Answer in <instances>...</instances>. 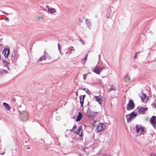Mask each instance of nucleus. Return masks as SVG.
I'll return each mask as SVG.
<instances>
[{
  "instance_id": "f257e3e1",
  "label": "nucleus",
  "mask_w": 156,
  "mask_h": 156,
  "mask_svg": "<svg viewBox=\"0 0 156 156\" xmlns=\"http://www.w3.org/2000/svg\"><path fill=\"white\" fill-rule=\"evenodd\" d=\"M19 117L20 119L22 121H26L28 120V113L25 111H22V112H19Z\"/></svg>"
},
{
  "instance_id": "f03ea898",
  "label": "nucleus",
  "mask_w": 156,
  "mask_h": 156,
  "mask_svg": "<svg viewBox=\"0 0 156 156\" xmlns=\"http://www.w3.org/2000/svg\"><path fill=\"white\" fill-rule=\"evenodd\" d=\"M92 70L93 72L98 74H99L101 72H102L103 70H105L107 72L106 75L108 74V69L107 68H103L101 69L100 66H96L94 68L92 69Z\"/></svg>"
},
{
  "instance_id": "7ed1b4c3",
  "label": "nucleus",
  "mask_w": 156,
  "mask_h": 156,
  "mask_svg": "<svg viewBox=\"0 0 156 156\" xmlns=\"http://www.w3.org/2000/svg\"><path fill=\"white\" fill-rule=\"evenodd\" d=\"M98 113V112H94L91 111L88 108V109L87 110L86 114L87 116L89 117L94 118L96 117V114H97Z\"/></svg>"
},
{
  "instance_id": "20e7f679",
  "label": "nucleus",
  "mask_w": 156,
  "mask_h": 156,
  "mask_svg": "<svg viewBox=\"0 0 156 156\" xmlns=\"http://www.w3.org/2000/svg\"><path fill=\"white\" fill-rule=\"evenodd\" d=\"M135 105L133 101L130 99L126 107V109L127 110L129 111L133 109Z\"/></svg>"
},
{
  "instance_id": "39448f33",
  "label": "nucleus",
  "mask_w": 156,
  "mask_h": 156,
  "mask_svg": "<svg viewBox=\"0 0 156 156\" xmlns=\"http://www.w3.org/2000/svg\"><path fill=\"white\" fill-rule=\"evenodd\" d=\"M10 53V49L6 46L5 47L2 51V53L4 55L5 59H7Z\"/></svg>"
},
{
  "instance_id": "423d86ee",
  "label": "nucleus",
  "mask_w": 156,
  "mask_h": 156,
  "mask_svg": "<svg viewBox=\"0 0 156 156\" xmlns=\"http://www.w3.org/2000/svg\"><path fill=\"white\" fill-rule=\"evenodd\" d=\"M138 112L140 114H144L145 112L147 110V108H137Z\"/></svg>"
},
{
  "instance_id": "0eeeda50",
  "label": "nucleus",
  "mask_w": 156,
  "mask_h": 156,
  "mask_svg": "<svg viewBox=\"0 0 156 156\" xmlns=\"http://www.w3.org/2000/svg\"><path fill=\"white\" fill-rule=\"evenodd\" d=\"M136 132L137 133H140H140L144 130V128H142L141 126L139 125H136Z\"/></svg>"
},
{
  "instance_id": "6e6552de",
  "label": "nucleus",
  "mask_w": 156,
  "mask_h": 156,
  "mask_svg": "<svg viewBox=\"0 0 156 156\" xmlns=\"http://www.w3.org/2000/svg\"><path fill=\"white\" fill-rule=\"evenodd\" d=\"M103 126V123H99L97 127L96 130V132H98L103 130L104 129Z\"/></svg>"
},
{
  "instance_id": "1a4fd4ad",
  "label": "nucleus",
  "mask_w": 156,
  "mask_h": 156,
  "mask_svg": "<svg viewBox=\"0 0 156 156\" xmlns=\"http://www.w3.org/2000/svg\"><path fill=\"white\" fill-rule=\"evenodd\" d=\"M94 97L96 101L100 104H101L102 103V99L101 96L99 95L98 96H95Z\"/></svg>"
},
{
  "instance_id": "9d476101",
  "label": "nucleus",
  "mask_w": 156,
  "mask_h": 156,
  "mask_svg": "<svg viewBox=\"0 0 156 156\" xmlns=\"http://www.w3.org/2000/svg\"><path fill=\"white\" fill-rule=\"evenodd\" d=\"M85 95H81L80 96V104L81 107H82L83 105L84 99L85 98Z\"/></svg>"
},
{
  "instance_id": "9b49d317",
  "label": "nucleus",
  "mask_w": 156,
  "mask_h": 156,
  "mask_svg": "<svg viewBox=\"0 0 156 156\" xmlns=\"http://www.w3.org/2000/svg\"><path fill=\"white\" fill-rule=\"evenodd\" d=\"M44 55L45 56V57L46 58V59H47L49 61H54V60H51V58L50 55H49L48 54L47 52H46L45 51L44 52Z\"/></svg>"
},
{
  "instance_id": "f8f14e48",
  "label": "nucleus",
  "mask_w": 156,
  "mask_h": 156,
  "mask_svg": "<svg viewBox=\"0 0 156 156\" xmlns=\"http://www.w3.org/2000/svg\"><path fill=\"white\" fill-rule=\"evenodd\" d=\"M5 59L4 60L3 59L2 63L5 67H7L8 69V66L9 65V61L8 59Z\"/></svg>"
},
{
  "instance_id": "ddd939ff",
  "label": "nucleus",
  "mask_w": 156,
  "mask_h": 156,
  "mask_svg": "<svg viewBox=\"0 0 156 156\" xmlns=\"http://www.w3.org/2000/svg\"><path fill=\"white\" fill-rule=\"evenodd\" d=\"M150 122L151 124H156V116H153L150 119Z\"/></svg>"
},
{
  "instance_id": "4468645a",
  "label": "nucleus",
  "mask_w": 156,
  "mask_h": 156,
  "mask_svg": "<svg viewBox=\"0 0 156 156\" xmlns=\"http://www.w3.org/2000/svg\"><path fill=\"white\" fill-rule=\"evenodd\" d=\"M12 101L14 102V104L19 107L21 106V102L20 101L19 102L18 100L13 98H12Z\"/></svg>"
},
{
  "instance_id": "2eb2a0df",
  "label": "nucleus",
  "mask_w": 156,
  "mask_h": 156,
  "mask_svg": "<svg viewBox=\"0 0 156 156\" xmlns=\"http://www.w3.org/2000/svg\"><path fill=\"white\" fill-rule=\"evenodd\" d=\"M83 115L82 113L80 112H79L78 113V115L77 117L76 121L77 122L80 121Z\"/></svg>"
},
{
  "instance_id": "dca6fc26",
  "label": "nucleus",
  "mask_w": 156,
  "mask_h": 156,
  "mask_svg": "<svg viewBox=\"0 0 156 156\" xmlns=\"http://www.w3.org/2000/svg\"><path fill=\"white\" fill-rule=\"evenodd\" d=\"M3 106L5 107V108L8 110H9L10 109L11 107L10 105L5 102H4L3 103Z\"/></svg>"
},
{
  "instance_id": "f3484780",
  "label": "nucleus",
  "mask_w": 156,
  "mask_h": 156,
  "mask_svg": "<svg viewBox=\"0 0 156 156\" xmlns=\"http://www.w3.org/2000/svg\"><path fill=\"white\" fill-rule=\"evenodd\" d=\"M126 117L127 119V122L128 123L131 122V120L133 119L130 116L129 114L126 115Z\"/></svg>"
},
{
  "instance_id": "a211bd4d",
  "label": "nucleus",
  "mask_w": 156,
  "mask_h": 156,
  "mask_svg": "<svg viewBox=\"0 0 156 156\" xmlns=\"http://www.w3.org/2000/svg\"><path fill=\"white\" fill-rule=\"evenodd\" d=\"M131 80V78L128 75H126L125 78V81L126 82H128Z\"/></svg>"
},
{
  "instance_id": "6ab92c4d",
  "label": "nucleus",
  "mask_w": 156,
  "mask_h": 156,
  "mask_svg": "<svg viewBox=\"0 0 156 156\" xmlns=\"http://www.w3.org/2000/svg\"><path fill=\"white\" fill-rule=\"evenodd\" d=\"M129 115L133 118V119H134L137 116V113L134 112H132L130 114H129Z\"/></svg>"
},
{
  "instance_id": "aec40b11",
  "label": "nucleus",
  "mask_w": 156,
  "mask_h": 156,
  "mask_svg": "<svg viewBox=\"0 0 156 156\" xmlns=\"http://www.w3.org/2000/svg\"><path fill=\"white\" fill-rule=\"evenodd\" d=\"M82 128V126H80L77 130L76 131H75L74 132V133L75 134L78 135L79 134L80 132V130Z\"/></svg>"
},
{
  "instance_id": "412c9836",
  "label": "nucleus",
  "mask_w": 156,
  "mask_h": 156,
  "mask_svg": "<svg viewBox=\"0 0 156 156\" xmlns=\"http://www.w3.org/2000/svg\"><path fill=\"white\" fill-rule=\"evenodd\" d=\"M68 50L70 51V53H73L75 51L74 48L73 46L69 47Z\"/></svg>"
},
{
  "instance_id": "4be33fe9",
  "label": "nucleus",
  "mask_w": 156,
  "mask_h": 156,
  "mask_svg": "<svg viewBox=\"0 0 156 156\" xmlns=\"http://www.w3.org/2000/svg\"><path fill=\"white\" fill-rule=\"evenodd\" d=\"M46 60V58L45 57L44 55L38 59L37 62H41L43 60Z\"/></svg>"
},
{
  "instance_id": "5701e85b",
  "label": "nucleus",
  "mask_w": 156,
  "mask_h": 156,
  "mask_svg": "<svg viewBox=\"0 0 156 156\" xmlns=\"http://www.w3.org/2000/svg\"><path fill=\"white\" fill-rule=\"evenodd\" d=\"M80 89L83 90H84L86 92V93L88 94H89L90 93V91H89L87 89H86L85 88H83V87H81L80 88Z\"/></svg>"
},
{
  "instance_id": "b1692460",
  "label": "nucleus",
  "mask_w": 156,
  "mask_h": 156,
  "mask_svg": "<svg viewBox=\"0 0 156 156\" xmlns=\"http://www.w3.org/2000/svg\"><path fill=\"white\" fill-rule=\"evenodd\" d=\"M48 11L51 13H54L56 12V10L55 9H49Z\"/></svg>"
},
{
  "instance_id": "393cba45",
  "label": "nucleus",
  "mask_w": 156,
  "mask_h": 156,
  "mask_svg": "<svg viewBox=\"0 0 156 156\" xmlns=\"http://www.w3.org/2000/svg\"><path fill=\"white\" fill-rule=\"evenodd\" d=\"M116 89L115 87H114L113 86L111 85L110 86V87L108 89V91H110L112 90H115Z\"/></svg>"
},
{
  "instance_id": "a878e982",
  "label": "nucleus",
  "mask_w": 156,
  "mask_h": 156,
  "mask_svg": "<svg viewBox=\"0 0 156 156\" xmlns=\"http://www.w3.org/2000/svg\"><path fill=\"white\" fill-rule=\"evenodd\" d=\"M0 72L3 74H6L8 73V71L7 70L3 69H0Z\"/></svg>"
},
{
  "instance_id": "bb28decb",
  "label": "nucleus",
  "mask_w": 156,
  "mask_h": 156,
  "mask_svg": "<svg viewBox=\"0 0 156 156\" xmlns=\"http://www.w3.org/2000/svg\"><path fill=\"white\" fill-rule=\"evenodd\" d=\"M85 21L87 25L89 27L90 25V22L89 20H88L87 19H85Z\"/></svg>"
},
{
  "instance_id": "cd10ccee",
  "label": "nucleus",
  "mask_w": 156,
  "mask_h": 156,
  "mask_svg": "<svg viewBox=\"0 0 156 156\" xmlns=\"http://www.w3.org/2000/svg\"><path fill=\"white\" fill-rule=\"evenodd\" d=\"M141 100H144L146 99V95L145 94L142 93V95L140 97Z\"/></svg>"
},
{
  "instance_id": "c85d7f7f",
  "label": "nucleus",
  "mask_w": 156,
  "mask_h": 156,
  "mask_svg": "<svg viewBox=\"0 0 156 156\" xmlns=\"http://www.w3.org/2000/svg\"><path fill=\"white\" fill-rule=\"evenodd\" d=\"M15 54H13L11 55V59L12 61H13L15 59Z\"/></svg>"
},
{
  "instance_id": "c756f323",
  "label": "nucleus",
  "mask_w": 156,
  "mask_h": 156,
  "mask_svg": "<svg viewBox=\"0 0 156 156\" xmlns=\"http://www.w3.org/2000/svg\"><path fill=\"white\" fill-rule=\"evenodd\" d=\"M152 105L156 108V100L152 104Z\"/></svg>"
},
{
  "instance_id": "7c9ffc66",
  "label": "nucleus",
  "mask_w": 156,
  "mask_h": 156,
  "mask_svg": "<svg viewBox=\"0 0 156 156\" xmlns=\"http://www.w3.org/2000/svg\"><path fill=\"white\" fill-rule=\"evenodd\" d=\"M87 54H86L85 56V57L84 58H83V60H87Z\"/></svg>"
},
{
  "instance_id": "2f4dec72",
  "label": "nucleus",
  "mask_w": 156,
  "mask_h": 156,
  "mask_svg": "<svg viewBox=\"0 0 156 156\" xmlns=\"http://www.w3.org/2000/svg\"><path fill=\"white\" fill-rule=\"evenodd\" d=\"M79 41L81 43H82L83 44V45H84L85 44L84 42H83V41L81 39H79Z\"/></svg>"
},
{
  "instance_id": "473e14b6",
  "label": "nucleus",
  "mask_w": 156,
  "mask_h": 156,
  "mask_svg": "<svg viewBox=\"0 0 156 156\" xmlns=\"http://www.w3.org/2000/svg\"><path fill=\"white\" fill-rule=\"evenodd\" d=\"M37 19H38V20H41V21L42 20V18L40 16H38L37 17Z\"/></svg>"
},
{
  "instance_id": "72a5a7b5",
  "label": "nucleus",
  "mask_w": 156,
  "mask_h": 156,
  "mask_svg": "<svg viewBox=\"0 0 156 156\" xmlns=\"http://www.w3.org/2000/svg\"><path fill=\"white\" fill-rule=\"evenodd\" d=\"M24 86H25V88H28V87H29V86L28 83V84H25V85H24Z\"/></svg>"
},
{
  "instance_id": "f704fd0d",
  "label": "nucleus",
  "mask_w": 156,
  "mask_h": 156,
  "mask_svg": "<svg viewBox=\"0 0 156 156\" xmlns=\"http://www.w3.org/2000/svg\"><path fill=\"white\" fill-rule=\"evenodd\" d=\"M86 74H83V78L84 80H85L86 79Z\"/></svg>"
},
{
  "instance_id": "c9c22d12",
  "label": "nucleus",
  "mask_w": 156,
  "mask_h": 156,
  "mask_svg": "<svg viewBox=\"0 0 156 156\" xmlns=\"http://www.w3.org/2000/svg\"><path fill=\"white\" fill-rule=\"evenodd\" d=\"M102 156H111V155H108V154H103Z\"/></svg>"
},
{
  "instance_id": "e433bc0d",
  "label": "nucleus",
  "mask_w": 156,
  "mask_h": 156,
  "mask_svg": "<svg viewBox=\"0 0 156 156\" xmlns=\"http://www.w3.org/2000/svg\"><path fill=\"white\" fill-rule=\"evenodd\" d=\"M150 156H156V155L154 153H151V154Z\"/></svg>"
},
{
  "instance_id": "4c0bfd02",
  "label": "nucleus",
  "mask_w": 156,
  "mask_h": 156,
  "mask_svg": "<svg viewBox=\"0 0 156 156\" xmlns=\"http://www.w3.org/2000/svg\"><path fill=\"white\" fill-rule=\"evenodd\" d=\"M153 126V127L155 129L156 127V124L154 123V125L152 124Z\"/></svg>"
},
{
  "instance_id": "58836bf2",
  "label": "nucleus",
  "mask_w": 156,
  "mask_h": 156,
  "mask_svg": "<svg viewBox=\"0 0 156 156\" xmlns=\"http://www.w3.org/2000/svg\"><path fill=\"white\" fill-rule=\"evenodd\" d=\"M76 128V125H74L73 128V130L75 129Z\"/></svg>"
},
{
  "instance_id": "ea45409f",
  "label": "nucleus",
  "mask_w": 156,
  "mask_h": 156,
  "mask_svg": "<svg viewBox=\"0 0 156 156\" xmlns=\"http://www.w3.org/2000/svg\"><path fill=\"white\" fill-rule=\"evenodd\" d=\"M2 12L4 14H6V15H9V14H8V13H5V12H3V11H2Z\"/></svg>"
},
{
  "instance_id": "a19ab883",
  "label": "nucleus",
  "mask_w": 156,
  "mask_h": 156,
  "mask_svg": "<svg viewBox=\"0 0 156 156\" xmlns=\"http://www.w3.org/2000/svg\"><path fill=\"white\" fill-rule=\"evenodd\" d=\"M58 48L59 50L60 51V47L59 44H58Z\"/></svg>"
},
{
  "instance_id": "79ce46f5",
  "label": "nucleus",
  "mask_w": 156,
  "mask_h": 156,
  "mask_svg": "<svg viewBox=\"0 0 156 156\" xmlns=\"http://www.w3.org/2000/svg\"><path fill=\"white\" fill-rule=\"evenodd\" d=\"M5 20L9 21V19L7 17L5 19Z\"/></svg>"
},
{
  "instance_id": "37998d69",
  "label": "nucleus",
  "mask_w": 156,
  "mask_h": 156,
  "mask_svg": "<svg viewBox=\"0 0 156 156\" xmlns=\"http://www.w3.org/2000/svg\"><path fill=\"white\" fill-rule=\"evenodd\" d=\"M27 141H25V143L24 144V145L25 146H27V145L26 144V143H27Z\"/></svg>"
},
{
  "instance_id": "c03bdc74",
  "label": "nucleus",
  "mask_w": 156,
  "mask_h": 156,
  "mask_svg": "<svg viewBox=\"0 0 156 156\" xmlns=\"http://www.w3.org/2000/svg\"><path fill=\"white\" fill-rule=\"evenodd\" d=\"M137 53H135V56H134V59H135V58H136V55H137Z\"/></svg>"
},
{
  "instance_id": "a18cd8bd",
  "label": "nucleus",
  "mask_w": 156,
  "mask_h": 156,
  "mask_svg": "<svg viewBox=\"0 0 156 156\" xmlns=\"http://www.w3.org/2000/svg\"><path fill=\"white\" fill-rule=\"evenodd\" d=\"M27 146V147H26L25 149H29V147L28 146V145H27V146Z\"/></svg>"
},
{
  "instance_id": "49530a36",
  "label": "nucleus",
  "mask_w": 156,
  "mask_h": 156,
  "mask_svg": "<svg viewBox=\"0 0 156 156\" xmlns=\"http://www.w3.org/2000/svg\"><path fill=\"white\" fill-rule=\"evenodd\" d=\"M76 96H78V91H77L76 92Z\"/></svg>"
},
{
  "instance_id": "de8ad7c7",
  "label": "nucleus",
  "mask_w": 156,
  "mask_h": 156,
  "mask_svg": "<svg viewBox=\"0 0 156 156\" xmlns=\"http://www.w3.org/2000/svg\"><path fill=\"white\" fill-rule=\"evenodd\" d=\"M73 128H72V129H70V131H71V132L73 131Z\"/></svg>"
},
{
  "instance_id": "09e8293b",
  "label": "nucleus",
  "mask_w": 156,
  "mask_h": 156,
  "mask_svg": "<svg viewBox=\"0 0 156 156\" xmlns=\"http://www.w3.org/2000/svg\"><path fill=\"white\" fill-rule=\"evenodd\" d=\"M143 51H138V52H137L136 53H137V54H139V53H140L141 52H142Z\"/></svg>"
},
{
  "instance_id": "8fccbe9b",
  "label": "nucleus",
  "mask_w": 156,
  "mask_h": 156,
  "mask_svg": "<svg viewBox=\"0 0 156 156\" xmlns=\"http://www.w3.org/2000/svg\"><path fill=\"white\" fill-rule=\"evenodd\" d=\"M82 136L83 135H82L81 133L80 135V136Z\"/></svg>"
},
{
  "instance_id": "3c124183",
  "label": "nucleus",
  "mask_w": 156,
  "mask_h": 156,
  "mask_svg": "<svg viewBox=\"0 0 156 156\" xmlns=\"http://www.w3.org/2000/svg\"><path fill=\"white\" fill-rule=\"evenodd\" d=\"M59 116H57V117H56V118L57 119L58 118H59Z\"/></svg>"
},
{
  "instance_id": "603ef678",
  "label": "nucleus",
  "mask_w": 156,
  "mask_h": 156,
  "mask_svg": "<svg viewBox=\"0 0 156 156\" xmlns=\"http://www.w3.org/2000/svg\"><path fill=\"white\" fill-rule=\"evenodd\" d=\"M4 154V153H2V154H1V155H3V154Z\"/></svg>"
},
{
  "instance_id": "864d4df0",
  "label": "nucleus",
  "mask_w": 156,
  "mask_h": 156,
  "mask_svg": "<svg viewBox=\"0 0 156 156\" xmlns=\"http://www.w3.org/2000/svg\"><path fill=\"white\" fill-rule=\"evenodd\" d=\"M100 55H99V58H100Z\"/></svg>"
},
{
  "instance_id": "5fc2aeb1",
  "label": "nucleus",
  "mask_w": 156,
  "mask_h": 156,
  "mask_svg": "<svg viewBox=\"0 0 156 156\" xmlns=\"http://www.w3.org/2000/svg\"><path fill=\"white\" fill-rule=\"evenodd\" d=\"M96 122V121H94V122Z\"/></svg>"
},
{
  "instance_id": "6e6d98bb",
  "label": "nucleus",
  "mask_w": 156,
  "mask_h": 156,
  "mask_svg": "<svg viewBox=\"0 0 156 156\" xmlns=\"http://www.w3.org/2000/svg\"><path fill=\"white\" fill-rule=\"evenodd\" d=\"M2 40V39H0V41H1V40Z\"/></svg>"
},
{
  "instance_id": "4d7b16f0",
  "label": "nucleus",
  "mask_w": 156,
  "mask_h": 156,
  "mask_svg": "<svg viewBox=\"0 0 156 156\" xmlns=\"http://www.w3.org/2000/svg\"><path fill=\"white\" fill-rule=\"evenodd\" d=\"M2 40V39H0V41H1V40Z\"/></svg>"
}]
</instances>
